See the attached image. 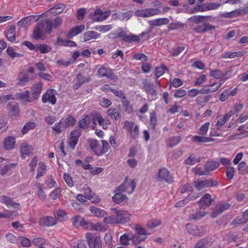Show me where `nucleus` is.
<instances>
[{"mask_svg": "<svg viewBox=\"0 0 248 248\" xmlns=\"http://www.w3.org/2000/svg\"><path fill=\"white\" fill-rule=\"evenodd\" d=\"M193 142L199 143H206L213 141V140L209 137H205V135H195L192 138Z\"/></svg>", "mask_w": 248, "mask_h": 248, "instance_id": "37", "label": "nucleus"}, {"mask_svg": "<svg viewBox=\"0 0 248 248\" xmlns=\"http://www.w3.org/2000/svg\"><path fill=\"white\" fill-rule=\"evenodd\" d=\"M113 28L111 25H99L95 26L94 29L102 32H106Z\"/></svg>", "mask_w": 248, "mask_h": 248, "instance_id": "59", "label": "nucleus"}, {"mask_svg": "<svg viewBox=\"0 0 248 248\" xmlns=\"http://www.w3.org/2000/svg\"><path fill=\"white\" fill-rule=\"evenodd\" d=\"M98 74L100 77H106L108 78H113V75L111 70L104 65H101L98 68Z\"/></svg>", "mask_w": 248, "mask_h": 248, "instance_id": "26", "label": "nucleus"}, {"mask_svg": "<svg viewBox=\"0 0 248 248\" xmlns=\"http://www.w3.org/2000/svg\"><path fill=\"white\" fill-rule=\"evenodd\" d=\"M20 150L22 158H25L26 156L30 155L33 152V147L31 145L26 143L21 144Z\"/></svg>", "mask_w": 248, "mask_h": 248, "instance_id": "22", "label": "nucleus"}, {"mask_svg": "<svg viewBox=\"0 0 248 248\" xmlns=\"http://www.w3.org/2000/svg\"><path fill=\"white\" fill-rule=\"evenodd\" d=\"M51 128L57 133H61L64 131L66 128V126L61 122V120L59 122L56 123L53 126L51 127Z\"/></svg>", "mask_w": 248, "mask_h": 248, "instance_id": "52", "label": "nucleus"}, {"mask_svg": "<svg viewBox=\"0 0 248 248\" xmlns=\"http://www.w3.org/2000/svg\"><path fill=\"white\" fill-rule=\"evenodd\" d=\"M124 127L132 137L135 138L138 136V127L134 123L126 121L124 122Z\"/></svg>", "mask_w": 248, "mask_h": 248, "instance_id": "13", "label": "nucleus"}, {"mask_svg": "<svg viewBox=\"0 0 248 248\" xmlns=\"http://www.w3.org/2000/svg\"><path fill=\"white\" fill-rule=\"evenodd\" d=\"M61 120V122L64 124L66 128L70 126H73L76 123L75 118L74 116L71 115H66Z\"/></svg>", "mask_w": 248, "mask_h": 248, "instance_id": "32", "label": "nucleus"}, {"mask_svg": "<svg viewBox=\"0 0 248 248\" xmlns=\"http://www.w3.org/2000/svg\"><path fill=\"white\" fill-rule=\"evenodd\" d=\"M6 37L7 39L10 42H14L15 41V28L12 27L10 28L7 33Z\"/></svg>", "mask_w": 248, "mask_h": 248, "instance_id": "55", "label": "nucleus"}, {"mask_svg": "<svg viewBox=\"0 0 248 248\" xmlns=\"http://www.w3.org/2000/svg\"><path fill=\"white\" fill-rule=\"evenodd\" d=\"M65 5L62 3L58 4L47 11L46 14L48 15L49 14H53L55 15L61 14L65 9Z\"/></svg>", "mask_w": 248, "mask_h": 248, "instance_id": "36", "label": "nucleus"}, {"mask_svg": "<svg viewBox=\"0 0 248 248\" xmlns=\"http://www.w3.org/2000/svg\"><path fill=\"white\" fill-rule=\"evenodd\" d=\"M206 215V212L205 211H199L195 214H191L189 216L190 219L199 220L201 218L204 217Z\"/></svg>", "mask_w": 248, "mask_h": 248, "instance_id": "58", "label": "nucleus"}, {"mask_svg": "<svg viewBox=\"0 0 248 248\" xmlns=\"http://www.w3.org/2000/svg\"><path fill=\"white\" fill-rule=\"evenodd\" d=\"M89 210L92 214L99 218L104 217L107 214L105 210L93 206H90Z\"/></svg>", "mask_w": 248, "mask_h": 248, "instance_id": "31", "label": "nucleus"}, {"mask_svg": "<svg viewBox=\"0 0 248 248\" xmlns=\"http://www.w3.org/2000/svg\"><path fill=\"white\" fill-rule=\"evenodd\" d=\"M157 179L159 181H164L168 183H171L173 180L170 172L166 168L160 169L157 173Z\"/></svg>", "mask_w": 248, "mask_h": 248, "instance_id": "7", "label": "nucleus"}, {"mask_svg": "<svg viewBox=\"0 0 248 248\" xmlns=\"http://www.w3.org/2000/svg\"><path fill=\"white\" fill-rule=\"evenodd\" d=\"M16 99L20 100L25 102H31L34 100L32 96H30L29 92L28 91L17 93L16 94Z\"/></svg>", "mask_w": 248, "mask_h": 248, "instance_id": "28", "label": "nucleus"}, {"mask_svg": "<svg viewBox=\"0 0 248 248\" xmlns=\"http://www.w3.org/2000/svg\"><path fill=\"white\" fill-rule=\"evenodd\" d=\"M212 198L209 194H205L199 201L200 209H205L209 207L212 203Z\"/></svg>", "mask_w": 248, "mask_h": 248, "instance_id": "20", "label": "nucleus"}, {"mask_svg": "<svg viewBox=\"0 0 248 248\" xmlns=\"http://www.w3.org/2000/svg\"><path fill=\"white\" fill-rule=\"evenodd\" d=\"M8 108L11 116H16L19 113L18 106L15 102H9L8 104Z\"/></svg>", "mask_w": 248, "mask_h": 248, "instance_id": "40", "label": "nucleus"}, {"mask_svg": "<svg viewBox=\"0 0 248 248\" xmlns=\"http://www.w3.org/2000/svg\"><path fill=\"white\" fill-rule=\"evenodd\" d=\"M56 214L57 215L58 219L61 222L65 221L68 218L66 212L63 210L58 209L56 211Z\"/></svg>", "mask_w": 248, "mask_h": 248, "instance_id": "48", "label": "nucleus"}, {"mask_svg": "<svg viewBox=\"0 0 248 248\" xmlns=\"http://www.w3.org/2000/svg\"><path fill=\"white\" fill-rule=\"evenodd\" d=\"M52 31V24L49 20L39 21L33 31L35 39H44L46 34L50 33Z\"/></svg>", "mask_w": 248, "mask_h": 248, "instance_id": "1", "label": "nucleus"}, {"mask_svg": "<svg viewBox=\"0 0 248 248\" xmlns=\"http://www.w3.org/2000/svg\"><path fill=\"white\" fill-rule=\"evenodd\" d=\"M39 18L38 16H30L21 19L18 22L17 25L21 27L26 28L38 20Z\"/></svg>", "mask_w": 248, "mask_h": 248, "instance_id": "14", "label": "nucleus"}, {"mask_svg": "<svg viewBox=\"0 0 248 248\" xmlns=\"http://www.w3.org/2000/svg\"><path fill=\"white\" fill-rule=\"evenodd\" d=\"M230 205L228 203H222L218 204L215 207L211 213V216L215 217L222 213L224 211L229 208Z\"/></svg>", "mask_w": 248, "mask_h": 248, "instance_id": "23", "label": "nucleus"}, {"mask_svg": "<svg viewBox=\"0 0 248 248\" xmlns=\"http://www.w3.org/2000/svg\"><path fill=\"white\" fill-rule=\"evenodd\" d=\"M121 190H118L116 187L114 190V195L112 197V201L117 204H124L128 201V197L123 193Z\"/></svg>", "mask_w": 248, "mask_h": 248, "instance_id": "9", "label": "nucleus"}, {"mask_svg": "<svg viewBox=\"0 0 248 248\" xmlns=\"http://www.w3.org/2000/svg\"><path fill=\"white\" fill-rule=\"evenodd\" d=\"M91 122V118L86 115L79 122V126L80 128H85L88 126Z\"/></svg>", "mask_w": 248, "mask_h": 248, "instance_id": "53", "label": "nucleus"}, {"mask_svg": "<svg viewBox=\"0 0 248 248\" xmlns=\"http://www.w3.org/2000/svg\"><path fill=\"white\" fill-rule=\"evenodd\" d=\"M245 51H237V52H228L224 53L222 55V58L225 59H233L235 57H241L245 54Z\"/></svg>", "mask_w": 248, "mask_h": 248, "instance_id": "44", "label": "nucleus"}, {"mask_svg": "<svg viewBox=\"0 0 248 248\" xmlns=\"http://www.w3.org/2000/svg\"><path fill=\"white\" fill-rule=\"evenodd\" d=\"M170 22L169 18L167 17L158 18L148 21L149 24L152 27L160 26L168 24Z\"/></svg>", "mask_w": 248, "mask_h": 248, "instance_id": "25", "label": "nucleus"}, {"mask_svg": "<svg viewBox=\"0 0 248 248\" xmlns=\"http://www.w3.org/2000/svg\"><path fill=\"white\" fill-rule=\"evenodd\" d=\"M152 3L155 8L136 10L135 11V15L139 17L147 18L160 14L161 13L160 8L161 7V3L159 1L156 0L153 2Z\"/></svg>", "mask_w": 248, "mask_h": 248, "instance_id": "2", "label": "nucleus"}, {"mask_svg": "<svg viewBox=\"0 0 248 248\" xmlns=\"http://www.w3.org/2000/svg\"><path fill=\"white\" fill-rule=\"evenodd\" d=\"M199 161L198 157L196 155H190L186 160V163L187 165H192Z\"/></svg>", "mask_w": 248, "mask_h": 248, "instance_id": "61", "label": "nucleus"}, {"mask_svg": "<svg viewBox=\"0 0 248 248\" xmlns=\"http://www.w3.org/2000/svg\"><path fill=\"white\" fill-rule=\"evenodd\" d=\"M247 13H248V10L247 9L241 8L225 13L224 16L226 17H235L240 15H244Z\"/></svg>", "mask_w": 248, "mask_h": 248, "instance_id": "29", "label": "nucleus"}, {"mask_svg": "<svg viewBox=\"0 0 248 248\" xmlns=\"http://www.w3.org/2000/svg\"><path fill=\"white\" fill-rule=\"evenodd\" d=\"M42 89V84L41 82H38L34 84L31 89L32 96L34 99H37L40 95Z\"/></svg>", "mask_w": 248, "mask_h": 248, "instance_id": "35", "label": "nucleus"}, {"mask_svg": "<svg viewBox=\"0 0 248 248\" xmlns=\"http://www.w3.org/2000/svg\"><path fill=\"white\" fill-rule=\"evenodd\" d=\"M233 112L232 110H230L223 117L219 118L217 120L216 126L217 129H220L221 127L232 117Z\"/></svg>", "mask_w": 248, "mask_h": 248, "instance_id": "27", "label": "nucleus"}, {"mask_svg": "<svg viewBox=\"0 0 248 248\" xmlns=\"http://www.w3.org/2000/svg\"><path fill=\"white\" fill-rule=\"evenodd\" d=\"M16 140L13 137H8L4 140V147L6 150L13 149L15 145Z\"/></svg>", "mask_w": 248, "mask_h": 248, "instance_id": "39", "label": "nucleus"}, {"mask_svg": "<svg viewBox=\"0 0 248 248\" xmlns=\"http://www.w3.org/2000/svg\"><path fill=\"white\" fill-rule=\"evenodd\" d=\"M135 230L137 234L134 236L137 237L139 243L145 240L147 238V235L149 234L144 228L139 224L135 226Z\"/></svg>", "mask_w": 248, "mask_h": 248, "instance_id": "16", "label": "nucleus"}, {"mask_svg": "<svg viewBox=\"0 0 248 248\" xmlns=\"http://www.w3.org/2000/svg\"><path fill=\"white\" fill-rule=\"evenodd\" d=\"M143 85L147 92L148 98L149 101H153L157 98V92L155 89L153 83H150L145 81Z\"/></svg>", "mask_w": 248, "mask_h": 248, "instance_id": "10", "label": "nucleus"}, {"mask_svg": "<svg viewBox=\"0 0 248 248\" xmlns=\"http://www.w3.org/2000/svg\"><path fill=\"white\" fill-rule=\"evenodd\" d=\"M180 140L181 138L179 136L170 138L168 142V146L170 147L175 146L177 145Z\"/></svg>", "mask_w": 248, "mask_h": 248, "instance_id": "63", "label": "nucleus"}, {"mask_svg": "<svg viewBox=\"0 0 248 248\" xmlns=\"http://www.w3.org/2000/svg\"><path fill=\"white\" fill-rule=\"evenodd\" d=\"M46 168L45 164L43 162H40L39 163L37 169V174L36 175V178L39 179L41 176L44 175L46 172Z\"/></svg>", "mask_w": 248, "mask_h": 248, "instance_id": "49", "label": "nucleus"}, {"mask_svg": "<svg viewBox=\"0 0 248 248\" xmlns=\"http://www.w3.org/2000/svg\"><path fill=\"white\" fill-rule=\"evenodd\" d=\"M120 240L121 244L123 245H129L130 240H132L135 245L139 244V241L137 237L134 236L133 233L131 232H128L122 235L120 237Z\"/></svg>", "mask_w": 248, "mask_h": 248, "instance_id": "11", "label": "nucleus"}, {"mask_svg": "<svg viewBox=\"0 0 248 248\" xmlns=\"http://www.w3.org/2000/svg\"><path fill=\"white\" fill-rule=\"evenodd\" d=\"M19 240L21 246L23 247H30L31 246V242L28 238L20 236Z\"/></svg>", "mask_w": 248, "mask_h": 248, "instance_id": "62", "label": "nucleus"}, {"mask_svg": "<svg viewBox=\"0 0 248 248\" xmlns=\"http://www.w3.org/2000/svg\"><path fill=\"white\" fill-rule=\"evenodd\" d=\"M36 50H39L41 53H46L51 50V47L46 45H42L36 46Z\"/></svg>", "mask_w": 248, "mask_h": 248, "instance_id": "60", "label": "nucleus"}, {"mask_svg": "<svg viewBox=\"0 0 248 248\" xmlns=\"http://www.w3.org/2000/svg\"><path fill=\"white\" fill-rule=\"evenodd\" d=\"M57 95V92L54 89H48L43 95L42 97V100L44 103H49L52 105L56 104L57 99L56 95Z\"/></svg>", "mask_w": 248, "mask_h": 248, "instance_id": "5", "label": "nucleus"}, {"mask_svg": "<svg viewBox=\"0 0 248 248\" xmlns=\"http://www.w3.org/2000/svg\"><path fill=\"white\" fill-rule=\"evenodd\" d=\"M161 222L160 219H152L147 222V226L149 228L153 229L160 225Z\"/></svg>", "mask_w": 248, "mask_h": 248, "instance_id": "54", "label": "nucleus"}, {"mask_svg": "<svg viewBox=\"0 0 248 248\" xmlns=\"http://www.w3.org/2000/svg\"><path fill=\"white\" fill-rule=\"evenodd\" d=\"M207 11V9L206 3H205L202 5H197L193 9L190 10H187L185 12L187 14H192L199 12H204Z\"/></svg>", "mask_w": 248, "mask_h": 248, "instance_id": "46", "label": "nucleus"}, {"mask_svg": "<svg viewBox=\"0 0 248 248\" xmlns=\"http://www.w3.org/2000/svg\"><path fill=\"white\" fill-rule=\"evenodd\" d=\"M110 210L117 217L119 224H124L130 220L131 214L127 211L119 210L115 208H111Z\"/></svg>", "mask_w": 248, "mask_h": 248, "instance_id": "4", "label": "nucleus"}, {"mask_svg": "<svg viewBox=\"0 0 248 248\" xmlns=\"http://www.w3.org/2000/svg\"><path fill=\"white\" fill-rule=\"evenodd\" d=\"M86 237L90 248H102L101 242L99 237H94L91 233H87Z\"/></svg>", "mask_w": 248, "mask_h": 248, "instance_id": "8", "label": "nucleus"}, {"mask_svg": "<svg viewBox=\"0 0 248 248\" xmlns=\"http://www.w3.org/2000/svg\"><path fill=\"white\" fill-rule=\"evenodd\" d=\"M186 229L189 233L194 236H201L203 235L205 232V228L203 226L198 227L190 224H186Z\"/></svg>", "mask_w": 248, "mask_h": 248, "instance_id": "12", "label": "nucleus"}, {"mask_svg": "<svg viewBox=\"0 0 248 248\" xmlns=\"http://www.w3.org/2000/svg\"><path fill=\"white\" fill-rule=\"evenodd\" d=\"M97 123L98 124L102 126L104 129H107L110 125L111 122L107 118H103L100 115H96L93 118V123Z\"/></svg>", "mask_w": 248, "mask_h": 248, "instance_id": "18", "label": "nucleus"}, {"mask_svg": "<svg viewBox=\"0 0 248 248\" xmlns=\"http://www.w3.org/2000/svg\"><path fill=\"white\" fill-rule=\"evenodd\" d=\"M167 69V67L164 65H161L156 68L155 71L156 77L158 78L162 76Z\"/></svg>", "mask_w": 248, "mask_h": 248, "instance_id": "64", "label": "nucleus"}, {"mask_svg": "<svg viewBox=\"0 0 248 248\" xmlns=\"http://www.w3.org/2000/svg\"><path fill=\"white\" fill-rule=\"evenodd\" d=\"M89 146L91 149L97 155H102V151L100 148V145L97 143L96 140H91L89 141Z\"/></svg>", "mask_w": 248, "mask_h": 248, "instance_id": "30", "label": "nucleus"}, {"mask_svg": "<svg viewBox=\"0 0 248 248\" xmlns=\"http://www.w3.org/2000/svg\"><path fill=\"white\" fill-rule=\"evenodd\" d=\"M110 15V11L102 12L100 9H97L93 14L90 15V17L94 21L101 22L105 20Z\"/></svg>", "mask_w": 248, "mask_h": 248, "instance_id": "6", "label": "nucleus"}, {"mask_svg": "<svg viewBox=\"0 0 248 248\" xmlns=\"http://www.w3.org/2000/svg\"><path fill=\"white\" fill-rule=\"evenodd\" d=\"M209 75L210 76L216 79L221 78L220 81H221V83H222L226 79V78H223L224 74L222 71L219 70H211Z\"/></svg>", "mask_w": 248, "mask_h": 248, "instance_id": "45", "label": "nucleus"}, {"mask_svg": "<svg viewBox=\"0 0 248 248\" xmlns=\"http://www.w3.org/2000/svg\"><path fill=\"white\" fill-rule=\"evenodd\" d=\"M107 114L113 119L117 120L120 119V115L118 110L115 108H110L107 111Z\"/></svg>", "mask_w": 248, "mask_h": 248, "instance_id": "47", "label": "nucleus"}, {"mask_svg": "<svg viewBox=\"0 0 248 248\" xmlns=\"http://www.w3.org/2000/svg\"><path fill=\"white\" fill-rule=\"evenodd\" d=\"M84 29L85 26L83 25L76 26L71 29V30L67 33V37L69 38L74 37L82 31Z\"/></svg>", "mask_w": 248, "mask_h": 248, "instance_id": "38", "label": "nucleus"}, {"mask_svg": "<svg viewBox=\"0 0 248 248\" xmlns=\"http://www.w3.org/2000/svg\"><path fill=\"white\" fill-rule=\"evenodd\" d=\"M103 221L107 224H119V221L117 220L116 216L113 215L104 217Z\"/></svg>", "mask_w": 248, "mask_h": 248, "instance_id": "56", "label": "nucleus"}, {"mask_svg": "<svg viewBox=\"0 0 248 248\" xmlns=\"http://www.w3.org/2000/svg\"><path fill=\"white\" fill-rule=\"evenodd\" d=\"M221 85L222 83L221 82H214L210 85H205L201 90V93L202 94H205L214 92L217 91Z\"/></svg>", "mask_w": 248, "mask_h": 248, "instance_id": "21", "label": "nucleus"}, {"mask_svg": "<svg viewBox=\"0 0 248 248\" xmlns=\"http://www.w3.org/2000/svg\"><path fill=\"white\" fill-rule=\"evenodd\" d=\"M72 222L74 226L76 228L85 227L87 223L84 219L80 216H76L72 219Z\"/></svg>", "mask_w": 248, "mask_h": 248, "instance_id": "33", "label": "nucleus"}, {"mask_svg": "<svg viewBox=\"0 0 248 248\" xmlns=\"http://www.w3.org/2000/svg\"><path fill=\"white\" fill-rule=\"evenodd\" d=\"M219 166V163L217 161H210L207 162L204 166L205 170H201L198 172L200 175L207 174L209 171H213L217 169Z\"/></svg>", "mask_w": 248, "mask_h": 248, "instance_id": "15", "label": "nucleus"}, {"mask_svg": "<svg viewBox=\"0 0 248 248\" xmlns=\"http://www.w3.org/2000/svg\"><path fill=\"white\" fill-rule=\"evenodd\" d=\"M100 37V34L94 31H88L85 32L82 37L84 41H89L91 39H96Z\"/></svg>", "mask_w": 248, "mask_h": 248, "instance_id": "34", "label": "nucleus"}, {"mask_svg": "<svg viewBox=\"0 0 248 248\" xmlns=\"http://www.w3.org/2000/svg\"><path fill=\"white\" fill-rule=\"evenodd\" d=\"M133 16L132 11H127L125 13H115L112 15L113 18H117L121 20H128Z\"/></svg>", "mask_w": 248, "mask_h": 248, "instance_id": "41", "label": "nucleus"}, {"mask_svg": "<svg viewBox=\"0 0 248 248\" xmlns=\"http://www.w3.org/2000/svg\"><path fill=\"white\" fill-rule=\"evenodd\" d=\"M18 82L17 84L18 85L25 84L30 81V78L28 76V74L26 71H23L21 72L18 77Z\"/></svg>", "mask_w": 248, "mask_h": 248, "instance_id": "42", "label": "nucleus"}, {"mask_svg": "<svg viewBox=\"0 0 248 248\" xmlns=\"http://www.w3.org/2000/svg\"><path fill=\"white\" fill-rule=\"evenodd\" d=\"M0 201L6 205L8 207L13 208L14 209H19L20 208V205L18 203L15 202L9 197L6 196H1L0 198Z\"/></svg>", "mask_w": 248, "mask_h": 248, "instance_id": "24", "label": "nucleus"}, {"mask_svg": "<svg viewBox=\"0 0 248 248\" xmlns=\"http://www.w3.org/2000/svg\"><path fill=\"white\" fill-rule=\"evenodd\" d=\"M248 221L243 213L240 214L232 222V224H240L246 223Z\"/></svg>", "mask_w": 248, "mask_h": 248, "instance_id": "51", "label": "nucleus"}, {"mask_svg": "<svg viewBox=\"0 0 248 248\" xmlns=\"http://www.w3.org/2000/svg\"><path fill=\"white\" fill-rule=\"evenodd\" d=\"M36 127L34 122H29L25 124L22 130L23 134H27L30 130H32Z\"/></svg>", "mask_w": 248, "mask_h": 248, "instance_id": "50", "label": "nucleus"}, {"mask_svg": "<svg viewBox=\"0 0 248 248\" xmlns=\"http://www.w3.org/2000/svg\"><path fill=\"white\" fill-rule=\"evenodd\" d=\"M210 124L209 122H206L202 124L199 130V134L202 135H206L208 132Z\"/></svg>", "mask_w": 248, "mask_h": 248, "instance_id": "57", "label": "nucleus"}, {"mask_svg": "<svg viewBox=\"0 0 248 248\" xmlns=\"http://www.w3.org/2000/svg\"><path fill=\"white\" fill-rule=\"evenodd\" d=\"M56 45H57L58 46H70V47L76 46L77 45L76 42H75L74 41H69V40H65L61 39L60 38H58L57 39V40L56 42Z\"/></svg>", "mask_w": 248, "mask_h": 248, "instance_id": "43", "label": "nucleus"}, {"mask_svg": "<svg viewBox=\"0 0 248 248\" xmlns=\"http://www.w3.org/2000/svg\"><path fill=\"white\" fill-rule=\"evenodd\" d=\"M215 185H216V184L210 180L196 181L194 182V186L198 190H202L206 187Z\"/></svg>", "mask_w": 248, "mask_h": 248, "instance_id": "19", "label": "nucleus"}, {"mask_svg": "<svg viewBox=\"0 0 248 248\" xmlns=\"http://www.w3.org/2000/svg\"><path fill=\"white\" fill-rule=\"evenodd\" d=\"M137 183L136 179L126 177L123 183L117 187L118 188V190L131 194L134 191Z\"/></svg>", "mask_w": 248, "mask_h": 248, "instance_id": "3", "label": "nucleus"}, {"mask_svg": "<svg viewBox=\"0 0 248 248\" xmlns=\"http://www.w3.org/2000/svg\"><path fill=\"white\" fill-rule=\"evenodd\" d=\"M39 223L42 226L51 227L57 223V220L53 217L45 216L40 219Z\"/></svg>", "mask_w": 248, "mask_h": 248, "instance_id": "17", "label": "nucleus"}]
</instances>
